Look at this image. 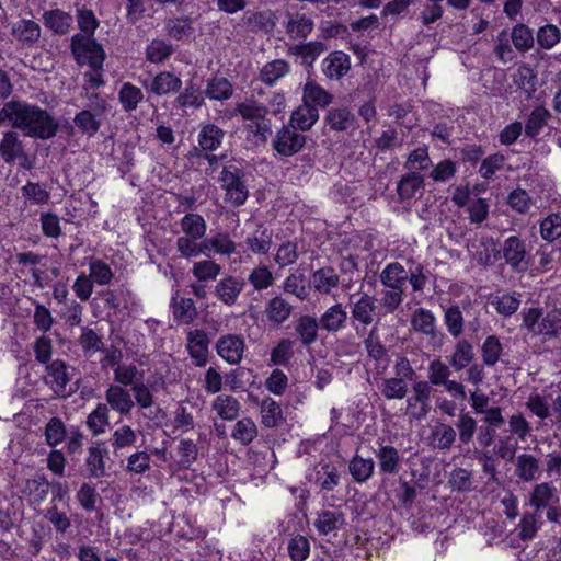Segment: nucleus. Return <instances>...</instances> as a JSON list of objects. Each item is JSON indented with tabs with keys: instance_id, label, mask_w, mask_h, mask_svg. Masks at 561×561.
I'll use <instances>...</instances> for the list:
<instances>
[{
	"instance_id": "obj_1",
	"label": "nucleus",
	"mask_w": 561,
	"mask_h": 561,
	"mask_svg": "<svg viewBox=\"0 0 561 561\" xmlns=\"http://www.w3.org/2000/svg\"><path fill=\"white\" fill-rule=\"evenodd\" d=\"M3 116L25 136L47 140L56 136L59 123L46 110L25 101H10L3 105Z\"/></svg>"
},
{
	"instance_id": "obj_2",
	"label": "nucleus",
	"mask_w": 561,
	"mask_h": 561,
	"mask_svg": "<svg viewBox=\"0 0 561 561\" xmlns=\"http://www.w3.org/2000/svg\"><path fill=\"white\" fill-rule=\"evenodd\" d=\"M244 176L243 169L230 163L222 168L218 178L220 187L225 192V201L233 207L242 206L249 197Z\"/></svg>"
},
{
	"instance_id": "obj_3",
	"label": "nucleus",
	"mask_w": 561,
	"mask_h": 561,
	"mask_svg": "<svg viewBox=\"0 0 561 561\" xmlns=\"http://www.w3.org/2000/svg\"><path fill=\"white\" fill-rule=\"evenodd\" d=\"M71 54L79 66L88 65L102 70L106 54L93 36L75 34L70 43Z\"/></svg>"
},
{
	"instance_id": "obj_4",
	"label": "nucleus",
	"mask_w": 561,
	"mask_h": 561,
	"mask_svg": "<svg viewBox=\"0 0 561 561\" xmlns=\"http://www.w3.org/2000/svg\"><path fill=\"white\" fill-rule=\"evenodd\" d=\"M486 243L492 247L493 259H503L514 272L527 270L528 250L526 241L520 237L511 236L506 238L500 249H496L492 238L488 239Z\"/></svg>"
},
{
	"instance_id": "obj_5",
	"label": "nucleus",
	"mask_w": 561,
	"mask_h": 561,
	"mask_svg": "<svg viewBox=\"0 0 561 561\" xmlns=\"http://www.w3.org/2000/svg\"><path fill=\"white\" fill-rule=\"evenodd\" d=\"M45 371L44 382L58 398H69L77 391L78 387L70 385L72 375L62 359L57 358L50 362Z\"/></svg>"
},
{
	"instance_id": "obj_6",
	"label": "nucleus",
	"mask_w": 561,
	"mask_h": 561,
	"mask_svg": "<svg viewBox=\"0 0 561 561\" xmlns=\"http://www.w3.org/2000/svg\"><path fill=\"white\" fill-rule=\"evenodd\" d=\"M89 100V108L77 113L73 123L82 134L93 137L102 125L101 117L106 112L108 104L98 93L91 94Z\"/></svg>"
},
{
	"instance_id": "obj_7",
	"label": "nucleus",
	"mask_w": 561,
	"mask_h": 561,
	"mask_svg": "<svg viewBox=\"0 0 561 561\" xmlns=\"http://www.w3.org/2000/svg\"><path fill=\"white\" fill-rule=\"evenodd\" d=\"M451 370L449 366L439 357L430 362L427 367V382L431 387H443L450 396L465 400L467 394L465 386L450 379Z\"/></svg>"
},
{
	"instance_id": "obj_8",
	"label": "nucleus",
	"mask_w": 561,
	"mask_h": 561,
	"mask_svg": "<svg viewBox=\"0 0 561 561\" xmlns=\"http://www.w3.org/2000/svg\"><path fill=\"white\" fill-rule=\"evenodd\" d=\"M351 317L354 323L366 328L382 317L377 305V299L367 293H362L356 297H350Z\"/></svg>"
},
{
	"instance_id": "obj_9",
	"label": "nucleus",
	"mask_w": 561,
	"mask_h": 561,
	"mask_svg": "<svg viewBox=\"0 0 561 561\" xmlns=\"http://www.w3.org/2000/svg\"><path fill=\"white\" fill-rule=\"evenodd\" d=\"M411 325L414 331L427 336V343L433 350L442 347L445 334L437 328L432 311L425 308L415 309L411 317Z\"/></svg>"
},
{
	"instance_id": "obj_10",
	"label": "nucleus",
	"mask_w": 561,
	"mask_h": 561,
	"mask_svg": "<svg viewBox=\"0 0 561 561\" xmlns=\"http://www.w3.org/2000/svg\"><path fill=\"white\" fill-rule=\"evenodd\" d=\"M433 388L425 380L412 386V396L407 400V414L414 420H423L430 413Z\"/></svg>"
},
{
	"instance_id": "obj_11",
	"label": "nucleus",
	"mask_w": 561,
	"mask_h": 561,
	"mask_svg": "<svg viewBox=\"0 0 561 561\" xmlns=\"http://www.w3.org/2000/svg\"><path fill=\"white\" fill-rule=\"evenodd\" d=\"M306 144V136L293 126H283L272 141L276 152L283 157H291L299 152Z\"/></svg>"
},
{
	"instance_id": "obj_12",
	"label": "nucleus",
	"mask_w": 561,
	"mask_h": 561,
	"mask_svg": "<svg viewBox=\"0 0 561 561\" xmlns=\"http://www.w3.org/2000/svg\"><path fill=\"white\" fill-rule=\"evenodd\" d=\"M217 354L230 365H237L242 360L245 343L239 334L221 335L215 345Z\"/></svg>"
},
{
	"instance_id": "obj_13",
	"label": "nucleus",
	"mask_w": 561,
	"mask_h": 561,
	"mask_svg": "<svg viewBox=\"0 0 561 561\" xmlns=\"http://www.w3.org/2000/svg\"><path fill=\"white\" fill-rule=\"evenodd\" d=\"M244 280L232 275L222 277L214 287L215 297L225 306L237 304L244 288Z\"/></svg>"
},
{
	"instance_id": "obj_14",
	"label": "nucleus",
	"mask_w": 561,
	"mask_h": 561,
	"mask_svg": "<svg viewBox=\"0 0 561 561\" xmlns=\"http://www.w3.org/2000/svg\"><path fill=\"white\" fill-rule=\"evenodd\" d=\"M313 525L321 536L336 534L345 525V514L339 507L321 510L317 514Z\"/></svg>"
},
{
	"instance_id": "obj_15",
	"label": "nucleus",
	"mask_w": 561,
	"mask_h": 561,
	"mask_svg": "<svg viewBox=\"0 0 561 561\" xmlns=\"http://www.w3.org/2000/svg\"><path fill=\"white\" fill-rule=\"evenodd\" d=\"M41 25L34 20L20 19L12 23L11 35L22 47H33L41 38Z\"/></svg>"
},
{
	"instance_id": "obj_16",
	"label": "nucleus",
	"mask_w": 561,
	"mask_h": 561,
	"mask_svg": "<svg viewBox=\"0 0 561 561\" xmlns=\"http://www.w3.org/2000/svg\"><path fill=\"white\" fill-rule=\"evenodd\" d=\"M25 142L15 130H7L0 139V157L7 164H13L18 158H24Z\"/></svg>"
},
{
	"instance_id": "obj_17",
	"label": "nucleus",
	"mask_w": 561,
	"mask_h": 561,
	"mask_svg": "<svg viewBox=\"0 0 561 561\" xmlns=\"http://www.w3.org/2000/svg\"><path fill=\"white\" fill-rule=\"evenodd\" d=\"M144 87L149 93L162 96L178 93L182 88V80L171 71H161L153 77L149 84L144 82Z\"/></svg>"
},
{
	"instance_id": "obj_18",
	"label": "nucleus",
	"mask_w": 561,
	"mask_h": 561,
	"mask_svg": "<svg viewBox=\"0 0 561 561\" xmlns=\"http://www.w3.org/2000/svg\"><path fill=\"white\" fill-rule=\"evenodd\" d=\"M186 347L195 365L203 367L208 360L209 339L203 330H192L186 336Z\"/></svg>"
},
{
	"instance_id": "obj_19",
	"label": "nucleus",
	"mask_w": 561,
	"mask_h": 561,
	"mask_svg": "<svg viewBox=\"0 0 561 561\" xmlns=\"http://www.w3.org/2000/svg\"><path fill=\"white\" fill-rule=\"evenodd\" d=\"M294 309L288 300L276 295L265 304L264 313L271 324L279 327L290 319Z\"/></svg>"
},
{
	"instance_id": "obj_20",
	"label": "nucleus",
	"mask_w": 561,
	"mask_h": 561,
	"mask_svg": "<svg viewBox=\"0 0 561 561\" xmlns=\"http://www.w3.org/2000/svg\"><path fill=\"white\" fill-rule=\"evenodd\" d=\"M107 408L110 407L121 415H128L135 407V401L125 387L110 385L105 391Z\"/></svg>"
},
{
	"instance_id": "obj_21",
	"label": "nucleus",
	"mask_w": 561,
	"mask_h": 561,
	"mask_svg": "<svg viewBox=\"0 0 561 561\" xmlns=\"http://www.w3.org/2000/svg\"><path fill=\"white\" fill-rule=\"evenodd\" d=\"M350 69L351 58L341 50L330 53L322 61V71L330 80H340Z\"/></svg>"
},
{
	"instance_id": "obj_22",
	"label": "nucleus",
	"mask_w": 561,
	"mask_h": 561,
	"mask_svg": "<svg viewBox=\"0 0 561 561\" xmlns=\"http://www.w3.org/2000/svg\"><path fill=\"white\" fill-rule=\"evenodd\" d=\"M347 311L341 302L329 307L319 318L320 329L328 333L343 330L347 323Z\"/></svg>"
},
{
	"instance_id": "obj_23",
	"label": "nucleus",
	"mask_w": 561,
	"mask_h": 561,
	"mask_svg": "<svg viewBox=\"0 0 561 561\" xmlns=\"http://www.w3.org/2000/svg\"><path fill=\"white\" fill-rule=\"evenodd\" d=\"M514 466L515 476L523 482H531L540 477V460L531 454H519L514 460Z\"/></svg>"
},
{
	"instance_id": "obj_24",
	"label": "nucleus",
	"mask_w": 561,
	"mask_h": 561,
	"mask_svg": "<svg viewBox=\"0 0 561 561\" xmlns=\"http://www.w3.org/2000/svg\"><path fill=\"white\" fill-rule=\"evenodd\" d=\"M559 502V495L556 486L551 482H541L536 484L530 493L529 503L539 513L542 508H548Z\"/></svg>"
},
{
	"instance_id": "obj_25",
	"label": "nucleus",
	"mask_w": 561,
	"mask_h": 561,
	"mask_svg": "<svg viewBox=\"0 0 561 561\" xmlns=\"http://www.w3.org/2000/svg\"><path fill=\"white\" fill-rule=\"evenodd\" d=\"M42 20L44 26L57 35L67 34L73 22L72 15L60 9L45 11L42 15Z\"/></svg>"
},
{
	"instance_id": "obj_26",
	"label": "nucleus",
	"mask_w": 561,
	"mask_h": 561,
	"mask_svg": "<svg viewBox=\"0 0 561 561\" xmlns=\"http://www.w3.org/2000/svg\"><path fill=\"white\" fill-rule=\"evenodd\" d=\"M340 471L334 465L321 461L316 467L314 484L321 491H333L340 484Z\"/></svg>"
},
{
	"instance_id": "obj_27",
	"label": "nucleus",
	"mask_w": 561,
	"mask_h": 561,
	"mask_svg": "<svg viewBox=\"0 0 561 561\" xmlns=\"http://www.w3.org/2000/svg\"><path fill=\"white\" fill-rule=\"evenodd\" d=\"M314 23L309 16L295 13L289 15L285 25L286 34L294 41L306 39L313 31Z\"/></svg>"
},
{
	"instance_id": "obj_28",
	"label": "nucleus",
	"mask_w": 561,
	"mask_h": 561,
	"mask_svg": "<svg viewBox=\"0 0 561 561\" xmlns=\"http://www.w3.org/2000/svg\"><path fill=\"white\" fill-rule=\"evenodd\" d=\"M551 397L552 387L546 388L541 392H533L527 399L526 407L534 415L546 420L551 416Z\"/></svg>"
},
{
	"instance_id": "obj_29",
	"label": "nucleus",
	"mask_w": 561,
	"mask_h": 561,
	"mask_svg": "<svg viewBox=\"0 0 561 561\" xmlns=\"http://www.w3.org/2000/svg\"><path fill=\"white\" fill-rule=\"evenodd\" d=\"M380 282L385 288L404 289L408 272L399 262L388 264L380 273Z\"/></svg>"
},
{
	"instance_id": "obj_30",
	"label": "nucleus",
	"mask_w": 561,
	"mask_h": 561,
	"mask_svg": "<svg viewBox=\"0 0 561 561\" xmlns=\"http://www.w3.org/2000/svg\"><path fill=\"white\" fill-rule=\"evenodd\" d=\"M319 321L309 314L300 316L295 322V331L304 346H309L318 340Z\"/></svg>"
},
{
	"instance_id": "obj_31",
	"label": "nucleus",
	"mask_w": 561,
	"mask_h": 561,
	"mask_svg": "<svg viewBox=\"0 0 561 561\" xmlns=\"http://www.w3.org/2000/svg\"><path fill=\"white\" fill-rule=\"evenodd\" d=\"M175 51L173 44L164 38H153L146 47V60L151 64H163Z\"/></svg>"
},
{
	"instance_id": "obj_32",
	"label": "nucleus",
	"mask_w": 561,
	"mask_h": 561,
	"mask_svg": "<svg viewBox=\"0 0 561 561\" xmlns=\"http://www.w3.org/2000/svg\"><path fill=\"white\" fill-rule=\"evenodd\" d=\"M319 119V112L316 106L304 103L295 110L290 116V126L302 131L309 130Z\"/></svg>"
},
{
	"instance_id": "obj_33",
	"label": "nucleus",
	"mask_w": 561,
	"mask_h": 561,
	"mask_svg": "<svg viewBox=\"0 0 561 561\" xmlns=\"http://www.w3.org/2000/svg\"><path fill=\"white\" fill-rule=\"evenodd\" d=\"M211 409L221 420L232 421L239 415L240 403L230 394H219L213 401Z\"/></svg>"
},
{
	"instance_id": "obj_34",
	"label": "nucleus",
	"mask_w": 561,
	"mask_h": 561,
	"mask_svg": "<svg viewBox=\"0 0 561 561\" xmlns=\"http://www.w3.org/2000/svg\"><path fill=\"white\" fill-rule=\"evenodd\" d=\"M424 186V176L411 171L401 176L397 184V193L401 201L411 199Z\"/></svg>"
},
{
	"instance_id": "obj_35",
	"label": "nucleus",
	"mask_w": 561,
	"mask_h": 561,
	"mask_svg": "<svg viewBox=\"0 0 561 561\" xmlns=\"http://www.w3.org/2000/svg\"><path fill=\"white\" fill-rule=\"evenodd\" d=\"M474 358V352L472 344L466 340H459L456 345L454 353L449 358V365L455 371L465 369Z\"/></svg>"
},
{
	"instance_id": "obj_36",
	"label": "nucleus",
	"mask_w": 561,
	"mask_h": 561,
	"mask_svg": "<svg viewBox=\"0 0 561 561\" xmlns=\"http://www.w3.org/2000/svg\"><path fill=\"white\" fill-rule=\"evenodd\" d=\"M304 103L325 107L333 101V95L314 81H308L304 87Z\"/></svg>"
},
{
	"instance_id": "obj_37",
	"label": "nucleus",
	"mask_w": 561,
	"mask_h": 561,
	"mask_svg": "<svg viewBox=\"0 0 561 561\" xmlns=\"http://www.w3.org/2000/svg\"><path fill=\"white\" fill-rule=\"evenodd\" d=\"M107 449L100 447V445L91 446L88 449V457L85 459V467L91 478H102L106 474L105 457Z\"/></svg>"
},
{
	"instance_id": "obj_38",
	"label": "nucleus",
	"mask_w": 561,
	"mask_h": 561,
	"mask_svg": "<svg viewBox=\"0 0 561 561\" xmlns=\"http://www.w3.org/2000/svg\"><path fill=\"white\" fill-rule=\"evenodd\" d=\"M290 71V65L284 59H275L266 62L260 70V80L267 84L273 85L279 79L285 77Z\"/></svg>"
},
{
	"instance_id": "obj_39",
	"label": "nucleus",
	"mask_w": 561,
	"mask_h": 561,
	"mask_svg": "<svg viewBox=\"0 0 561 561\" xmlns=\"http://www.w3.org/2000/svg\"><path fill=\"white\" fill-rule=\"evenodd\" d=\"M356 118L346 107L331 108L325 116V123L332 130L344 131L354 128Z\"/></svg>"
},
{
	"instance_id": "obj_40",
	"label": "nucleus",
	"mask_w": 561,
	"mask_h": 561,
	"mask_svg": "<svg viewBox=\"0 0 561 561\" xmlns=\"http://www.w3.org/2000/svg\"><path fill=\"white\" fill-rule=\"evenodd\" d=\"M225 131L215 124L204 125L198 133V145L203 151H215L219 148Z\"/></svg>"
},
{
	"instance_id": "obj_41",
	"label": "nucleus",
	"mask_w": 561,
	"mask_h": 561,
	"mask_svg": "<svg viewBox=\"0 0 561 561\" xmlns=\"http://www.w3.org/2000/svg\"><path fill=\"white\" fill-rule=\"evenodd\" d=\"M339 279V275L330 266L321 267L312 274L313 288L320 294L329 295L337 287Z\"/></svg>"
},
{
	"instance_id": "obj_42",
	"label": "nucleus",
	"mask_w": 561,
	"mask_h": 561,
	"mask_svg": "<svg viewBox=\"0 0 561 561\" xmlns=\"http://www.w3.org/2000/svg\"><path fill=\"white\" fill-rule=\"evenodd\" d=\"M171 307L174 319L181 323L190 324L197 317L195 302L191 298L175 296L172 299Z\"/></svg>"
},
{
	"instance_id": "obj_43",
	"label": "nucleus",
	"mask_w": 561,
	"mask_h": 561,
	"mask_svg": "<svg viewBox=\"0 0 561 561\" xmlns=\"http://www.w3.org/2000/svg\"><path fill=\"white\" fill-rule=\"evenodd\" d=\"M244 24L252 33H267L274 27L273 13L271 10L255 11L244 15Z\"/></svg>"
},
{
	"instance_id": "obj_44",
	"label": "nucleus",
	"mask_w": 561,
	"mask_h": 561,
	"mask_svg": "<svg viewBox=\"0 0 561 561\" xmlns=\"http://www.w3.org/2000/svg\"><path fill=\"white\" fill-rule=\"evenodd\" d=\"M198 240L187 236L179 237L175 241L178 253L185 259L197 257L201 254L208 255V244H205V241L198 242Z\"/></svg>"
},
{
	"instance_id": "obj_45",
	"label": "nucleus",
	"mask_w": 561,
	"mask_h": 561,
	"mask_svg": "<svg viewBox=\"0 0 561 561\" xmlns=\"http://www.w3.org/2000/svg\"><path fill=\"white\" fill-rule=\"evenodd\" d=\"M145 95L140 88L131 82H124L118 91V101L125 112H133L142 102Z\"/></svg>"
},
{
	"instance_id": "obj_46",
	"label": "nucleus",
	"mask_w": 561,
	"mask_h": 561,
	"mask_svg": "<svg viewBox=\"0 0 561 561\" xmlns=\"http://www.w3.org/2000/svg\"><path fill=\"white\" fill-rule=\"evenodd\" d=\"M379 469L383 473L396 474L399 471L400 455L393 446L382 445L376 453Z\"/></svg>"
},
{
	"instance_id": "obj_47",
	"label": "nucleus",
	"mask_w": 561,
	"mask_h": 561,
	"mask_svg": "<svg viewBox=\"0 0 561 561\" xmlns=\"http://www.w3.org/2000/svg\"><path fill=\"white\" fill-rule=\"evenodd\" d=\"M204 93L210 100L225 101L232 96L233 87L227 78L214 77L207 81Z\"/></svg>"
},
{
	"instance_id": "obj_48",
	"label": "nucleus",
	"mask_w": 561,
	"mask_h": 561,
	"mask_svg": "<svg viewBox=\"0 0 561 561\" xmlns=\"http://www.w3.org/2000/svg\"><path fill=\"white\" fill-rule=\"evenodd\" d=\"M234 112L244 121H250L252 123L266 118L268 107L251 98L238 103L236 105Z\"/></svg>"
},
{
	"instance_id": "obj_49",
	"label": "nucleus",
	"mask_w": 561,
	"mask_h": 561,
	"mask_svg": "<svg viewBox=\"0 0 561 561\" xmlns=\"http://www.w3.org/2000/svg\"><path fill=\"white\" fill-rule=\"evenodd\" d=\"M164 31L169 37L176 41L190 37L194 32L192 19L188 16L168 19Z\"/></svg>"
},
{
	"instance_id": "obj_50",
	"label": "nucleus",
	"mask_w": 561,
	"mask_h": 561,
	"mask_svg": "<svg viewBox=\"0 0 561 561\" xmlns=\"http://www.w3.org/2000/svg\"><path fill=\"white\" fill-rule=\"evenodd\" d=\"M374 470L375 462L371 458H363L355 455L348 463V471L357 483L366 482L373 476Z\"/></svg>"
},
{
	"instance_id": "obj_51",
	"label": "nucleus",
	"mask_w": 561,
	"mask_h": 561,
	"mask_svg": "<svg viewBox=\"0 0 561 561\" xmlns=\"http://www.w3.org/2000/svg\"><path fill=\"white\" fill-rule=\"evenodd\" d=\"M550 116L551 114L547 108L543 106H536L526 121L524 128L525 135L529 138L537 137L547 125Z\"/></svg>"
},
{
	"instance_id": "obj_52",
	"label": "nucleus",
	"mask_w": 561,
	"mask_h": 561,
	"mask_svg": "<svg viewBox=\"0 0 561 561\" xmlns=\"http://www.w3.org/2000/svg\"><path fill=\"white\" fill-rule=\"evenodd\" d=\"M221 265L214 260H201L194 262L191 273L201 283L216 280L221 273Z\"/></svg>"
},
{
	"instance_id": "obj_53",
	"label": "nucleus",
	"mask_w": 561,
	"mask_h": 561,
	"mask_svg": "<svg viewBox=\"0 0 561 561\" xmlns=\"http://www.w3.org/2000/svg\"><path fill=\"white\" fill-rule=\"evenodd\" d=\"M178 108H199L204 104L202 90L193 83H190L185 89L175 98L173 102Z\"/></svg>"
},
{
	"instance_id": "obj_54",
	"label": "nucleus",
	"mask_w": 561,
	"mask_h": 561,
	"mask_svg": "<svg viewBox=\"0 0 561 561\" xmlns=\"http://www.w3.org/2000/svg\"><path fill=\"white\" fill-rule=\"evenodd\" d=\"M180 227L183 236L193 237L197 239L204 238L207 230V225L203 216L196 213L186 214L180 221Z\"/></svg>"
},
{
	"instance_id": "obj_55",
	"label": "nucleus",
	"mask_w": 561,
	"mask_h": 561,
	"mask_svg": "<svg viewBox=\"0 0 561 561\" xmlns=\"http://www.w3.org/2000/svg\"><path fill=\"white\" fill-rule=\"evenodd\" d=\"M324 50V44L318 41L295 45L288 49L290 55L300 57L306 65H312Z\"/></svg>"
},
{
	"instance_id": "obj_56",
	"label": "nucleus",
	"mask_w": 561,
	"mask_h": 561,
	"mask_svg": "<svg viewBox=\"0 0 561 561\" xmlns=\"http://www.w3.org/2000/svg\"><path fill=\"white\" fill-rule=\"evenodd\" d=\"M283 290L285 294L293 295L301 301L306 300L309 296L306 276L301 273L289 274L283 283Z\"/></svg>"
},
{
	"instance_id": "obj_57",
	"label": "nucleus",
	"mask_w": 561,
	"mask_h": 561,
	"mask_svg": "<svg viewBox=\"0 0 561 561\" xmlns=\"http://www.w3.org/2000/svg\"><path fill=\"white\" fill-rule=\"evenodd\" d=\"M78 342L85 356H92L96 352L105 351L102 336L88 327L81 329Z\"/></svg>"
},
{
	"instance_id": "obj_58",
	"label": "nucleus",
	"mask_w": 561,
	"mask_h": 561,
	"mask_svg": "<svg viewBox=\"0 0 561 561\" xmlns=\"http://www.w3.org/2000/svg\"><path fill=\"white\" fill-rule=\"evenodd\" d=\"M110 409L105 403H99L96 408L88 415L87 425L93 433L99 435L105 432L110 424Z\"/></svg>"
},
{
	"instance_id": "obj_59",
	"label": "nucleus",
	"mask_w": 561,
	"mask_h": 561,
	"mask_svg": "<svg viewBox=\"0 0 561 561\" xmlns=\"http://www.w3.org/2000/svg\"><path fill=\"white\" fill-rule=\"evenodd\" d=\"M114 380L123 387H134L144 380V373L138 370L135 365H117L114 368Z\"/></svg>"
},
{
	"instance_id": "obj_60",
	"label": "nucleus",
	"mask_w": 561,
	"mask_h": 561,
	"mask_svg": "<svg viewBox=\"0 0 561 561\" xmlns=\"http://www.w3.org/2000/svg\"><path fill=\"white\" fill-rule=\"evenodd\" d=\"M503 353V345L499 337L489 335L481 345L483 364L488 367L494 366Z\"/></svg>"
},
{
	"instance_id": "obj_61",
	"label": "nucleus",
	"mask_w": 561,
	"mask_h": 561,
	"mask_svg": "<svg viewBox=\"0 0 561 561\" xmlns=\"http://www.w3.org/2000/svg\"><path fill=\"white\" fill-rule=\"evenodd\" d=\"M381 394L388 400H401L408 393V383L402 378H386L380 387Z\"/></svg>"
},
{
	"instance_id": "obj_62",
	"label": "nucleus",
	"mask_w": 561,
	"mask_h": 561,
	"mask_svg": "<svg viewBox=\"0 0 561 561\" xmlns=\"http://www.w3.org/2000/svg\"><path fill=\"white\" fill-rule=\"evenodd\" d=\"M510 37L514 47L519 51H528L534 46L533 31L523 23L513 26Z\"/></svg>"
},
{
	"instance_id": "obj_63",
	"label": "nucleus",
	"mask_w": 561,
	"mask_h": 561,
	"mask_svg": "<svg viewBox=\"0 0 561 561\" xmlns=\"http://www.w3.org/2000/svg\"><path fill=\"white\" fill-rule=\"evenodd\" d=\"M249 249L255 254H266L272 245V231L260 227L252 236L247 238Z\"/></svg>"
},
{
	"instance_id": "obj_64",
	"label": "nucleus",
	"mask_w": 561,
	"mask_h": 561,
	"mask_svg": "<svg viewBox=\"0 0 561 561\" xmlns=\"http://www.w3.org/2000/svg\"><path fill=\"white\" fill-rule=\"evenodd\" d=\"M540 236L548 242H553L561 237V216L550 214L540 221Z\"/></svg>"
}]
</instances>
